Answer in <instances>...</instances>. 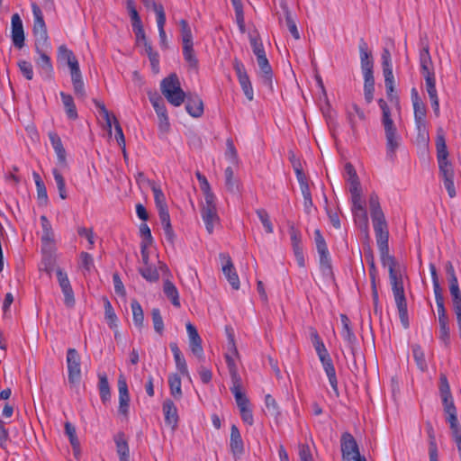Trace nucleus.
Here are the masks:
<instances>
[{
  "label": "nucleus",
  "mask_w": 461,
  "mask_h": 461,
  "mask_svg": "<svg viewBox=\"0 0 461 461\" xmlns=\"http://www.w3.org/2000/svg\"><path fill=\"white\" fill-rule=\"evenodd\" d=\"M378 105L382 110V123L384 128L387 154L393 156L399 148L400 137L397 134V129L391 117V110L387 103L383 98H380Z\"/></svg>",
  "instance_id": "1"
},
{
  "label": "nucleus",
  "mask_w": 461,
  "mask_h": 461,
  "mask_svg": "<svg viewBox=\"0 0 461 461\" xmlns=\"http://www.w3.org/2000/svg\"><path fill=\"white\" fill-rule=\"evenodd\" d=\"M437 159L438 163L439 176L442 181L454 178L455 173L451 163L447 160L448 151L446 144L444 131L438 129L436 137Z\"/></svg>",
  "instance_id": "2"
},
{
  "label": "nucleus",
  "mask_w": 461,
  "mask_h": 461,
  "mask_svg": "<svg viewBox=\"0 0 461 461\" xmlns=\"http://www.w3.org/2000/svg\"><path fill=\"white\" fill-rule=\"evenodd\" d=\"M160 88L163 95L174 106H180L187 97L180 86L178 77L170 74L161 81Z\"/></svg>",
  "instance_id": "3"
},
{
  "label": "nucleus",
  "mask_w": 461,
  "mask_h": 461,
  "mask_svg": "<svg viewBox=\"0 0 461 461\" xmlns=\"http://www.w3.org/2000/svg\"><path fill=\"white\" fill-rule=\"evenodd\" d=\"M160 88L163 95L174 106H180L187 97L180 86L178 77L170 74L161 81Z\"/></svg>",
  "instance_id": "4"
},
{
  "label": "nucleus",
  "mask_w": 461,
  "mask_h": 461,
  "mask_svg": "<svg viewBox=\"0 0 461 461\" xmlns=\"http://www.w3.org/2000/svg\"><path fill=\"white\" fill-rule=\"evenodd\" d=\"M160 88L163 95L174 106H180L187 97L180 86L178 77L170 74L161 81Z\"/></svg>",
  "instance_id": "5"
},
{
  "label": "nucleus",
  "mask_w": 461,
  "mask_h": 461,
  "mask_svg": "<svg viewBox=\"0 0 461 461\" xmlns=\"http://www.w3.org/2000/svg\"><path fill=\"white\" fill-rule=\"evenodd\" d=\"M32 10L34 17L32 31L35 36V48L36 50H39L40 45L41 47L49 46L47 27L42 12L36 3H32Z\"/></svg>",
  "instance_id": "6"
},
{
  "label": "nucleus",
  "mask_w": 461,
  "mask_h": 461,
  "mask_svg": "<svg viewBox=\"0 0 461 461\" xmlns=\"http://www.w3.org/2000/svg\"><path fill=\"white\" fill-rule=\"evenodd\" d=\"M67 366L68 372V383L71 385H77L81 380V357L77 349H68Z\"/></svg>",
  "instance_id": "7"
},
{
  "label": "nucleus",
  "mask_w": 461,
  "mask_h": 461,
  "mask_svg": "<svg viewBox=\"0 0 461 461\" xmlns=\"http://www.w3.org/2000/svg\"><path fill=\"white\" fill-rule=\"evenodd\" d=\"M216 197L204 199V203L203 204L201 210V215L203 221L205 224V228L207 231L212 234L214 230V226L219 223V216L217 213L216 207Z\"/></svg>",
  "instance_id": "8"
},
{
  "label": "nucleus",
  "mask_w": 461,
  "mask_h": 461,
  "mask_svg": "<svg viewBox=\"0 0 461 461\" xmlns=\"http://www.w3.org/2000/svg\"><path fill=\"white\" fill-rule=\"evenodd\" d=\"M340 447L342 452V457L345 461H357L364 457L361 456L359 453L358 446L356 439L348 432H344L341 435Z\"/></svg>",
  "instance_id": "9"
},
{
  "label": "nucleus",
  "mask_w": 461,
  "mask_h": 461,
  "mask_svg": "<svg viewBox=\"0 0 461 461\" xmlns=\"http://www.w3.org/2000/svg\"><path fill=\"white\" fill-rule=\"evenodd\" d=\"M233 68L236 72V75L239 79V83L241 86V89L245 95V96L252 101L254 98V91L252 87V84L250 82L249 77L246 71V68L241 61L238 59L233 60Z\"/></svg>",
  "instance_id": "10"
},
{
  "label": "nucleus",
  "mask_w": 461,
  "mask_h": 461,
  "mask_svg": "<svg viewBox=\"0 0 461 461\" xmlns=\"http://www.w3.org/2000/svg\"><path fill=\"white\" fill-rule=\"evenodd\" d=\"M57 279L64 294V303L68 308H73L76 303L74 291L72 289L68 274L60 267L56 269Z\"/></svg>",
  "instance_id": "11"
},
{
  "label": "nucleus",
  "mask_w": 461,
  "mask_h": 461,
  "mask_svg": "<svg viewBox=\"0 0 461 461\" xmlns=\"http://www.w3.org/2000/svg\"><path fill=\"white\" fill-rule=\"evenodd\" d=\"M68 66L70 69L71 81L75 95L79 99H85L86 93L77 59H76L72 62L68 63Z\"/></svg>",
  "instance_id": "12"
},
{
  "label": "nucleus",
  "mask_w": 461,
  "mask_h": 461,
  "mask_svg": "<svg viewBox=\"0 0 461 461\" xmlns=\"http://www.w3.org/2000/svg\"><path fill=\"white\" fill-rule=\"evenodd\" d=\"M220 258L222 262V272L227 278L228 282L234 290L240 288V279L232 263L231 258L229 254L221 253Z\"/></svg>",
  "instance_id": "13"
},
{
  "label": "nucleus",
  "mask_w": 461,
  "mask_h": 461,
  "mask_svg": "<svg viewBox=\"0 0 461 461\" xmlns=\"http://www.w3.org/2000/svg\"><path fill=\"white\" fill-rule=\"evenodd\" d=\"M118 391H119V409L120 414L128 417L130 408V394L126 379L123 375H120L118 379Z\"/></svg>",
  "instance_id": "14"
},
{
  "label": "nucleus",
  "mask_w": 461,
  "mask_h": 461,
  "mask_svg": "<svg viewBox=\"0 0 461 461\" xmlns=\"http://www.w3.org/2000/svg\"><path fill=\"white\" fill-rule=\"evenodd\" d=\"M373 226L379 250H388L389 231L386 221H373Z\"/></svg>",
  "instance_id": "15"
},
{
  "label": "nucleus",
  "mask_w": 461,
  "mask_h": 461,
  "mask_svg": "<svg viewBox=\"0 0 461 461\" xmlns=\"http://www.w3.org/2000/svg\"><path fill=\"white\" fill-rule=\"evenodd\" d=\"M319 358H320V361L322 364L323 369L329 378L330 386H331L335 395L338 397L339 394V388H338V379H337L336 370H335L332 359H331L329 352L324 355L320 356Z\"/></svg>",
  "instance_id": "16"
},
{
  "label": "nucleus",
  "mask_w": 461,
  "mask_h": 461,
  "mask_svg": "<svg viewBox=\"0 0 461 461\" xmlns=\"http://www.w3.org/2000/svg\"><path fill=\"white\" fill-rule=\"evenodd\" d=\"M12 41L14 45L21 49L24 45V31L22 19L18 14H14L11 20Z\"/></svg>",
  "instance_id": "17"
},
{
  "label": "nucleus",
  "mask_w": 461,
  "mask_h": 461,
  "mask_svg": "<svg viewBox=\"0 0 461 461\" xmlns=\"http://www.w3.org/2000/svg\"><path fill=\"white\" fill-rule=\"evenodd\" d=\"M257 62L260 68V77L262 84L271 90L273 89V70L267 58V55L257 57Z\"/></svg>",
  "instance_id": "18"
},
{
  "label": "nucleus",
  "mask_w": 461,
  "mask_h": 461,
  "mask_svg": "<svg viewBox=\"0 0 461 461\" xmlns=\"http://www.w3.org/2000/svg\"><path fill=\"white\" fill-rule=\"evenodd\" d=\"M153 11L155 12L157 16V24L158 29L160 46L163 49H167L168 44L167 40V34L164 30V26L166 23V14L164 7L161 4L153 3Z\"/></svg>",
  "instance_id": "19"
},
{
  "label": "nucleus",
  "mask_w": 461,
  "mask_h": 461,
  "mask_svg": "<svg viewBox=\"0 0 461 461\" xmlns=\"http://www.w3.org/2000/svg\"><path fill=\"white\" fill-rule=\"evenodd\" d=\"M346 115L350 129L353 134L356 135L357 132V118H358L360 121H365L366 119V114L357 104L352 103L346 107Z\"/></svg>",
  "instance_id": "20"
},
{
  "label": "nucleus",
  "mask_w": 461,
  "mask_h": 461,
  "mask_svg": "<svg viewBox=\"0 0 461 461\" xmlns=\"http://www.w3.org/2000/svg\"><path fill=\"white\" fill-rule=\"evenodd\" d=\"M162 410L165 417V422L172 429H175L178 424L177 409L172 400L167 399L162 404Z\"/></svg>",
  "instance_id": "21"
},
{
  "label": "nucleus",
  "mask_w": 461,
  "mask_h": 461,
  "mask_svg": "<svg viewBox=\"0 0 461 461\" xmlns=\"http://www.w3.org/2000/svg\"><path fill=\"white\" fill-rule=\"evenodd\" d=\"M358 49L363 74L373 73V60L371 53L368 51V45L363 38L359 41Z\"/></svg>",
  "instance_id": "22"
},
{
  "label": "nucleus",
  "mask_w": 461,
  "mask_h": 461,
  "mask_svg": "<svg viewBox=\"0 0 461 461\" xmlns=\"http://www.w3.org/2000/svg\"><path fill=\"white\" fill-rule=\"evenodd\" d=\"M394 301L398 309L399 318L402 325L404 329H408L410 326L407 301L404 293L393 294Z\"/></svg>",
  "instance_id": "23"
},
{
  "label": "nucleus",
  "mask_w": 461,
  "mask_h": 461,
  "mask_svg": "<svg viewBox=\"0 0 461 461\" xmlns=\"http://www.w3.org/2000/svg\"><path fill=\"white\" fill-rule=\"evenodd\" d=\"M449 293L452 299V309L456 316V321L461 339V291L459 286L449 288Z\"/></svg>",
  "instance_id": "24"
},
{
  "label": "nucleus",
  "mask_w": 461,
  "mask_h": 461,
  "mask_svg": "<svg viewBox=\"0 0 461 461\" xmlns=\"http://www.w3.org/2000/svg\"><path fill=\"white\" fill-rule=\"evenodd\" d=\"M185 110L192 117H201L203 113V103L202 99L198 95H187Z\"/></svg>",
  "instance_id": "25"
},
{
  "label": "nucleus",
  "mask_w": 461,
  "mask_h": 461,
  "mask_svg": "<svg viewBox=\"0 0 461 461\" xmlns=\"http://www.w3.org/2000/svg\"><path fill=\"white\" fill-rule=\"evenodd\" d=\"M50 143L56 152L59 164L61 167H67L66 150L63 147L60 137L56 132H49Z\"/></svg>",
  "instance_id": "26"
},
{
  "label": "nucleus",
  "mask_w": 461,
  "mask_h": 461,
  "mask_svg": "<svg viewBox=\"0 0 461 461\" xmlns=\"http://www.w3.org/2000/svg\"><path fill=\"white\" fill-rule=\"evenodd\" d=\"M149 184L154 194V200L158 212V215L162 213H167L168 209L166 202V196L161 188L154 181H149Z\"/></svg>",
  "instance_id": "27"
},
{
  "label": "nucleus",
  "mask_w": 461,
  "mask_h": 461,
  "mask_svg": "<svg viewBox=\"0 0 461 461\" xmlns=\"http://www.w3.org/2000/svg\"><path fill=\"white\" fill-rule=\"evenodd\" d=\"M230 392L233 393L238 408L248 406L249 403L246 394L242 392V381L241 378H236L231 380Z\"/></svg>",
  "instance_id": "28"
},
{
  "label": "nucleus",
  "mask_w": 461,
  "mask_h": 461,
  "mask_svg": "<svg viewBox=\"0 0 461 461\" xmlns=\"http://www.w3.org/2000/svg\"><path fill=\"white\" fill-rule=\"evenodd\" d=\"M426 432L429 441V461H438V451L436 440V434L432 424L429 421L426 422Z\"/></svg>",
  "instance_id": "29"
},
{
  "label": "nucleus",
  "mask_w": 461,
  "mask_h": 461,
  "mask_svg": "<svg viewBox=\"0 0 461 461\" xmlns=\"http://www.w3.org/2000/svg\"><path fill=\"white\" fill-rule=\"evenodd\" d=\"M230 447L234 456H240L244 451L243 440L236 425L230 429Z\"/></svg>",
  "instance_id": "30"
},
{
  "label": "nucleus",
  "mask_w": 461,
  "mask_h": 461,
  "mask_svg": "<svg viewBox=\"0 0 461 461\" xmlns=\"http://www.w3.org/2000/svg\"><path fill=\"white\" fill-rule=\"evenodd\" d=\"M340 321L342 324L341 336L347 344L353 349L354 345L356 344L357 338L350 327V320L346 314H340Z\"/></svg>",
  "instance_id": "31"
},
{
  "label": "nucleus",
  "mask_w": 461,
  "mask_h": 461,
  "mask_svg": "<svg viewBox=\"0 0 461 461\" xmlns=\"http://www.w3.org/2000/svg\"><path fill=\"white\" fill-rule=\"evenodd\" d=\"M368 203L372 221L385 220L384 214L380 205L379 197L375 193H372L370 194Z\"/></svg>",
  "instance_id": "32"
},
{
  "label": "nucleus",
  "mask_w": 461,
  "mask_h": 461,
  "mask_svg": "<svg viewBox=\"0 0 461 461\" xmlns=\"http://www.w3.org/2000/svg\"><path fill=\"white\" fill-rule=\"evenodd\" d=\"M420 63L423 77L428 76V74H434L428 46L424 47L420 52Z\"/></svg>",
  "instance_id": "33"
},
{
  "label": "nucleus",
  "mask_w": 461,
  "mask_h": 461,
  "mask_svg": "<svg viewBox=\"0 0 461 461\" xmlns=\"http://www.w3.org/2000/svg\"><path fill=\"white\" fill-rule=\"evenodd\" d=\"M159 216V220L164 230V235L168 243L174 245L176 235L171 225L169 212L162 213Z\"/></svg>",
  "instance_id": "34"
},
{
  "label": "nucleus",
  "mask_w": 461,
  "mask_h": 461,
  "mask_svg": "<svg viewBox=\"0 0 461 461\" xmlns=\"http://www.w3.org/2000/svg\"><path fill=\"white\" fill-rule=\"evenodd\" d=\"M163 292L175 307L179 308L181 306L177 288L171 281L166 280L164 282Z\"/></svg>",
  "instance_id": "35"
},
{
  "label": "nucleus",
  "mask_w": 461,
  "mask_h": 461,
  "mask_svg": "<svg viewBox=\"0 0 461 461\" xmlns=\"http://www.w3.org/2000/svg\"><path fill=\"white\" fill-rule=\"evenodd\" d=\"M114 441L120 461H129V447L126 439L124 438V434H117L114 438Z\"/></svg>",
  "instance_id": "36"
},
{
  "label": "nucleus",
  "mask_w": 461,
  "mask_h": 461,
  "mask_svg": "<svg viewBox=\"0 0 461 461\" xmlns=\"http://www.w3.org/2000/svg\"><path fill=\"white\" fill-rule=\"evenodd\" d=\"M60 97L65 107L67 116L71 120H76L78 115L72 95L60 92Z\"/></svg>",
  "instance_id": "37"
},
{
  "label": "nucleus",
  "mask_w": 461,
  "mask_h": 461,
  "mask_svg": "<svg viewBox=\"0 0 461 461\" xmlns=\"http://www.w3.org/2000/svg\"><path fill=\"white\" fill-rule=\"evenodd\" d=\"M78 267L83 270L84 276L89 275L95 269L92 255L87 252H81L79 254Z\"/></svg>",
  "instance_id": "38"
},
{
  "label": "nucleus",
  "mask_w": 461,
  "mask_h": 461,
  "mask_svg": "<svg viewBox=\"0 0 461 461\" xmlns=\"http://www.w3.org/2000/svg\"><path fill=\"white\" fill-rule=\"evenodd\" d=\"M364 77V95L367 104H370L374 98L375 78L373 73L363 74Z\"/></svg>",
  "instance_id": "39"
},
{
  "label": "nucleus",
  "mask_w": 461,
  "mask_h": 461,
  "mask_svg": "<svg viewBox=\"0 0 461 461\" xmlns=\"http://www.w3.org/2000/svg\"><path fill=\"white\" fill-rule=\"evenodd\" d=\"M380 253L382 265L388 268L389 275L400 271L399 265L394 257L389 254V249L380 250Z\"/></svg>",
  "instance_id": "40"
},
{
  "label": "nucleus",
  "mask_w": 461,
  "mask_h": 461,
  "mask_svg": "<svg viewBox=\"0 0 461 461\" xmlns=\"http://www.w3.org/2000/svg\"><path fill=\"white\" fill-rule=\"evenodd\" d=\"M46 47H41V45L39 46V50H36L40 54V58L37 59L36 63L37 65L42 68L47 74H50L53 70L52 64L50 61V58L46 53L45 49Z\"/></svg>",
  "instance_id": "41"
},
{
  "label": "nucleus",
  "mask_w": 461,
  "mask_h": 461,
  "mask_svg": "<svg viewBox=\"0 0 461 461\" xmlns=\"http://www.w3.org/2000/svg\"><path fill=\"white\" fill-rule=\"evenodd\" d=\"M351 201H352V211L358 210L361 213V218L363 219V223L365 225V228L367 229L368 225V219L367 214L364 207V202L362 201V194H356L351 195Z\"/></svg>",
  "instance_id": "42"
},
{
  "label": "nucleus",
  "mask_w": 461,
  "mask_h": 461,
  "mask_svg": "<svg viewBox=\"0 0 461 461\" xmlns=\"http://www.w3.org/2000/svg\"><path fill=\"white\" fill-rule=\"evenodd\" d=\"M98 389L101 400L104 403H106L111 399V390L108 383L107 376L105 375H99Z\"/></svg>",
  "instance_id": "43"
},
{
  "label": "nucleus",
  "mask_w": 461,
  "mask_h": 461,
  "mask_svg": "<svg viewBox=\"0 0 461 461\" xmlns=\"http://www.w3.org/2000/svg\"><path fill=\"white\" fill-rule=\"evenodd\" d=\"M310 338L318 357L328 353L321 338L314 328H310Z\"/></svg>",
  "instance_id": "44"
},
{
  "label": "nucleus",
  "mask_w": 461,
  "mask_h": 461,
  "mask_svg": "<svg viewBox=\"0 0 461 461\" xmlns=\"http://www.w3.org/2000/svg\"><path fill=\"white\" fill-rule=\"evenodd\" d=\"M149 101L154 107L158 117H162L163 120L167 119V108L161 96L158 94L149 95Z\"/></svg>",
  "instance_id": "45"
},
{
  "label": "nucleus",
  "mask_w": 461,
  "mask_h": 461,
  "mask_svg": "<svg viewBox=\"0 0 461 461\" xmlns=\"http://www.w3.org/2000/svg\"><path fill=\"white\" fill-rule=\"evenodd\" d=\"M170 393L175 399L182 397L181 378L177 374H171L168 376Z\"/></svg>",
  "instance_id": "46"
},
{
  "label": "nucleus",
  "mask_w": 461,
  "mask_h": 461,
  "mask_svg": "<svg viewBox=\"0 0 461 461\" xmlns=\"http://www.w3.org/2000/svg\"><path fill=\"white\" fill-rule=\"evenodd\" d=\"M438 339L446 347H448L450 344L449 319L438 320Z\"/></svg>",
  "instance_id": "47"
},
{
  "label": "nucleus",
  "mask_w": 461,
  "mask_h": 461,
  "mask_svg": "<svg viewBox=\"0 0 461 461\" xmlns=\"http://www.w3.org/2000/svg\"><path fill=\"white\" fill-rule=\"evenodd\" d=\"M412 355L414 360L419 367V369L422 372L426 371L428 368L427 362L425 359V354L421 348V347L418 344L412 345Z\"/></svg>",
  "instance_id": "48"
},
{
  "label": "nucleus",
  "mask_w": 461,
  "mask_h": 461,
  "mask_svg": "<svg viewBox=\"0 0 461 461\" xmlns=\"http://www.w3.org/2000/svg\"><path fill=\"white\" fill-rule=\"evenodd\" d=\"M389 278L393 294L404 293L403 280L401 271L390 274Z\"/></svg>",
  "instance_id": "49"
},
{
  "label": "nucleus",
  "mask_w": 461,
  "mask_h": 461,
  "mask_svg": "<svg viewBox=\"0 0 461 461\" xmlns=\"http://www.w3.org/2000/svg\"><path fill=\"white\" fill-rule=\"evenodd\" d=\"M93 103L95 104V107L99 110V113L101 116H103L104 120L105 121V123L107 125L108 131L111 133L112 131V124L113 123V114H111L109 111L106 109L104 104L103 102H100L97 99H93Z\"/></svg>",
  "instance_id": "50"
},
{
  "label": "nucleus",
  "mask_w": 461,
  "mask_h": 461,
  "mask_svg": "<svg viewBox=\"0 0 461 461\" xmlns=\"http://www.w3.org/2000/svg\"><path fill=\"white\" fill-rule=\"evenodd\" d=\"M131 307L132 311L133 322L135 326L142 328L144 322V313L141 305L138 301L133 300L131 303Z\"/></svg>",
  "instance_id": "51"
},
{
  "label": "nucleus",
  "mask_w": 461,
  "mask_h": 461,
  "mask_svg": "<svg viewBox=\"0 0 461 461\" xmlns=\"http://www.w3.org/2000/svg\"><path fill=\"white\" fill-rule=\"evenodd\" d=\"M52 174L59 190V197L63 200L68 198L65 179L58 168L52 169Z\"/></svg>",
  "instance_id": "52"
},
{
  "label": "nucleus",
  "mask_w": 461,
  "mask_h": 461,
  "mask_svg": "<svg viewBox=\"0 0 461 461\" xmlns=\"http://www.w3.org/2000/svg\"><path fill=\"white\" fill-rule=\"evenodd\" d=\"M383 74L384 77L386 94L388 95V98L390 100H393V92L394 90V77L393 73V68L383 69Z\"/></svg>",
  "instance_id": "53"
},
{
  "label": "nucleus",
  "mask_w": 461,
  "mask_h": 461,
  "mask_svg": "<svg viewBox=\"0 0 461 461\" xmlns=\"http://www.w3.org/2000/svg\"><path fill=\"white\" fill-rule=\"evenodd\" d=\"M145 53L148 55L149 59L150 61V65L152 68V70L154 72L158 71L159 68V55L157 51L153 50L151 43H145V46L143 47Z\"/></svg>",
  "instance_id": "54"
},
{
  "label": "nucleus",
  "mask_w": 461,
  "mask_h": 461,
  "mask_svg": "<svg viewBox=\"0 0 461 461\" xmlns=\"http://www.w3.org/2000/svg\"><path fill=\"white\" fill-rule=\"evenodd\" d=\"M183 56L191 68H197L198 59L194 54V44L183 45Z\"/></svg>",
  "instance_id": "55"
},
{
  "label": "nucleus",
  "mask_w": 461,
  "mask_h": 461,
  "mask_svg": "<svg viewBox=\"0 0 461 461\" xmlns=\"http://www.w3.org/2000/svg\"><path fill=\"white\" fill-rule=\"evenodd\" d=\"M139 272L141 276L149 282H157L159 278V274L157 268L149 265H145L143 267H140Z\"/></svg>",
  "instance_id": "56"
},
{
  "label": "nucleus",
  "mask_w": 461,
  "mask_h": 461,
  "mask_svg": "<svg viewBox=\"0 0 461 461\" xmlns=\"http://www.w3.org/2000/svg\"><path fill=\"white\" fill-rule=\"evenodd\" d=\"M225 186L228 191L235 193L239 190L237 180L234 178V172L232 167H228L224 171Z\"/></svg>",
  "instance_id": "57"
},
{
  "label": "nucleus",
  "mask_w": 461,
  "mask_h": 461,
  "mask_svg": "<svg viewBox=\"0 0 461 461\" xmlns=\"http://www.w3.org/2000/svg\"><path fill=\"white\" fill-rule=\"evenodd\" d=\"M195 176H196L197 180L199 181L201 190L204 195V199L215 197V195L213 194V193L211 190L210 184H209L207 178L205 177V176H203L201 172L197 171L195 173Z\"/></svg>",
  "instance_id": "58"
},
{
  "label": "nucleus",
  "mask_w": 461,
  "mask_h": 461,
  "mask_svg": "<svg viewBox=\"0 0 461 461\" xmlns=\"http://www.w3.org/2000/svg\"><path fill=\"white\" fill-rule=\"evenodd\" d=\"M183 45L194 44L193 34L188 23L185 20L179 22Z\"/></svg>",
  "instance_id": "59"
},
{
  "label": "nucleus",
  "mask_w": 461,
  "mask_h": 461,
  "mask_svg": "<svg viewBox=\"0 0 461 461\" xmlns=\"http://www.w3.org/2000/svg\"><path fill=\"white\" fill-rule=\"evenodd\" d=\"M290 238L294 254L303 251L300 231L297 230L295 228L292 227L290 229Z\"/></svg>",
  "instance_id": "60"
},
{
  "label": "nucleus",
  "mask_w": 461,
  "mask_h": 461,
  "mask_svg": "<svg viewBox=\"0 0 461 461\" xmlns=\"http://www.w3.org/2000/svg\"><path fill=\"white\" fill-rule=\"evenodd\" d=\"M65 433L68 437L73 449H79L80 444L77 436L76 428L70 422L65 423Z\"/></svg>",
  "instance_id": "61"
},
{
  "label": "nucleus",
  "mask_w": 461,
  "mask_h": 461,
  "mask_svg": "<svg viewBox=\"0 0 461 461\" xmlns=\"http://www.w3.org/2000/svg\"><path fill=\"white\" fill-rule=\"evenodd\" d=\"M256 213L258 215V217L259 218L265 230L267 233H273L274 231V227H273V224L270 221V218H269V215L267 213V212L265 210V209H258L256 211Z\"/></svg>",
  "instance_id": "62"
},
{
  "label": "nucleus",
  "mask_w": 461,
  "mask_h": 461,
  "mask_svg": "<svg viewBox=\"0 0 461 461\" xmlns=\"http://www.w3.org/2000/svg\"><path fill=\"white\" fill-rule=\"evenodd\" d=\"M151 317L155 331L161 335L164 330V321L160 313V310L158 308L152 309Z\"/></svg>",
  "instance_id": "63"
},
{
  "label": "nucleus",
  "mask_w": 461,
  "mask_h": 461,
  "mask_svg": "<svg viewBox=\"0 0 461 461\" xmlns=\"http://www.w3.org/2000/svg\"><path fill=\"white\" fill-rule=\"evenodd\" d=\"M319 256H320V267H321V272L324 275L331 274L332 273L331 259H330L329 251L324 252V253H320Z\"/></svg>",
  "instance_id": "64"
}]
</instances>
